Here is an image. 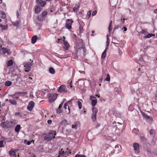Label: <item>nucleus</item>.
<instances>
[{"mask_svg": "<svg viewBox=\"0 0 157 157\" xmlns=\"http://www.w3.org/2000/svg\"><path fill=\"white\" fill-rule=\"evenodd\" d=\"M16 124V120H12L10 121H6L4 123L2 122L1 125L4 128H8L14 126Z\"/></svg>", "mask_w": 157, "mask_h": 157, "instance_id": "nucleus-1", "label": "nucleus"}, {"mask_svg": "<svg viewBox=\"0 0 157 157\" xmlns=\"http://www.w3.org/2000/svg\"><path fill=\"white\" fill-rule=\"evenodd\" d=\"M56 135L55 131H51L48 135L44 137V140L47 141H50L55 138Z\"/></svg>", "mask_w": 157, "mask_h": 157, "instance_id": "nucleus-2", "label": "nucleus"}, {"mask_svg": "<svg viewBox=\"0 0 157 157\" xmlns=\"http://www.w3.org/2000/svg\"><path fill=\"white\" fill-rule=\"evenodd\" d=\"M93 113L91 116L92 119L93 121L96 120V114L98 112V110L95 108L93 107L92 108Z\"/></svg>", "mask_w": 157, "mask_h": 157, "instance_id": "nucleus-3", "label": "nucleus"}, {"mask_svg": "<svg viewBox=\"0 0 157 157\" xmlns=\"http://www.w3.org/2000/svg\"><path fill=\"white\" fill-rule=\"evenodd\" d=\"M57 94H50L48 97L49 102L52 103L57 97Z\"/></svg>", "mask_w": 157, "mask_h": 157, "instance_id": "nucleus-4", "label": "nucleus"}, {"mask_svg": "<svg viewBox=\"0 0 157 157\" xmlns=\"http://www.w3.org/2000/svg\"><path fill=\"white\" fill-rule=\"evenodd\" d=\"M0 53L1 54H4L6 53L7 55H10L11 52L9 49L6 48H2L0 49Z\"/></svg>", "mask_w": 157, "mask_h": 157, "instance_id": "nucleus-5", "label": "nucleus"}, {"mask_svg": "<svg viewBox=\"0 0 157 157\" xmlns=\"http://www.w3.org/2000/svg\"><path fill=\"white\" fill-rule=\"evenodd\" d=\"M73 22V21L72 19H68L66 24V28L68 29H71L72 25Z\"/></svg>", "mask_w": 157, "mask_h": 157, "instance_id": "nucleus-6", "label": "nucleus"}, {"mask_svg": "<svg viewBox=\"0 0 157 157\" xmlns=\"http://www.w3.org/2000/svg\"><path fill=\"white\" fill-rule=\"evenodd\" d=\"M24 69L26 72L29 71L31 69L32 64L30 63H24Z\"/></svg>", "mask_w": 157, "mask_h": 157, "instance_id": "nucleus-7", "label": "nucleus"}, {"mask_svg": "<svg viewBox=\"0 0 157 157\" xmlns=\"http://www.w3.org/2000/svg\"><path fill=\"white\" fill-rule=\"evenodd\" d=\"M147 154L150 157H153L155 155H157V152L156 150L153 151L151 150H148Z\"/></svg>", "mask_w": 157, "mask_h": 157, "instance_id": "nucleus-8", "label": "nucleus"}, {"mask_svg": "<svg viewBox=\"0 0 157 157\" xmlns=\"http://www.w3.org/2000/svg\"><path fill=\"white\" fill-rule=\"evenodd\" d=\"M58 92L61 93H65L67 92V90L65 85H61L58 89Z\"/></svg>", "mask_w": 157, "mask_h": 157, "instance_id": "nucleus-9", "label": "nucleus"}, {"mask_svg": "<svg viewBox=\"0 0 157 157\" xmlns=\"http://www.w3.org/2000/svg\"><path fill=\"white\" fill-rule=\"evenodd\" d=\"M34 103L33 101H31L28 104L27 107V109L29 111H31L34 107Z\"/></svg>", "mask_w": 157, "mask_h": 157, "instance_id": "nucleus-10", "label": "nucleus"}, {"mask_svg": "<svg viewBox=\"0 0 157 157\" xmlns=\"http://www.w3.org/2000/svg\"><path fill=\"white\" fill-rule=\"evenodd\" d=\"M147 58V56L145 55L141 56L139 60L142 63V64L145 63V61Z\"/></svg>", "mask_w": 157, "mask_h": 157, "instance_id": "nucleus-11", "label": "nucleus"}, {"mask_svg": "<svg viewBox=\"0 0 157 157\" xmlns=\"http://www.w3.org/2000/svg\"><path fill=\"white\" fill-rule=\"evenodd\" d=\"M134 150L136 152H138L139 149V145L137 143H135L133 144Z\"/></svg>", "mask_w": 157, "mask_h": 157, "instance_id": "nucleus-12", "label": "nucleus"}, {"mask_svg": "<svg viewBox=\"0 0 157 157\" xmlns=\"http://www.w3.org/2000/svg\"><path fill=\"white\" fill-rule=\"evenodd\" d=\"M36 2L37 3L40 4L42 7L44 6L46 4V2L42 0H36Z\"/></svg>", "mask_w": 157, "mask_h": 157, "instance_id": "nucleus-13", "label": "nucleus"}, {"mask_svg": "<svg viewBox=\"0 0 157 157\" xmlns=\"http://www.w3.org/2000/svg\"><path fill=\"white\" fill-rule=\"evenodd\" d=\"M84 47V44L82 42L79 43L78 44V45L76 46V48L78 49H81L83 48Z\"/></svg>", "mask_w": 157, "mask_h": 157, "instance_id": "nucleus-14", "label": "nucleus"}, {"mask_svg": "<svg viewBox=\"0 0 157 157\" xmlns=\"http://www.w3.org/2000/svg\"><path fill=\"white\" fill-rule=\"evenodd\" d=\"M63 44L64 45V48L66 50H67V49H68L69 47V44L68 43V42L67 41H65V40H63Z\"/></svg>", "mask_w": 157, "mask_h": 157, "instance_id": "nucleus-15", "label": "nucleus"}, {"mask_svg": "<svg viewBox=\"0 0 157 157\" xmlns=\"http://www.w3.org/2000/svg\"><path fill=\"white\" fill-rule=\"evenodd\" d=\"M37 19L39 21H44L45 20V18L42 16L41 14L37 17Z\"/></svg>", "mask_w": 157, "mask_h": 157, "instance_id": "nucleus-16", "label": "nucleus"}, {"mask_svg": "<svg viewBox=\"0 0 157 157\" xmlns=\"http://www.w3.org/2000/svg\"><path fill=\"white\" fill-rule=\"evenodd\" d=\"M80 26L79 27V33H82L83 32V26L84 25V24L83 23H81V22L79 23Z\"/></svg>", "mask_w": 157, "mask_h": 157, "instance_id": "nucleus-17", "label": "nucleus"}, {"mask_svg": "<svg viewBox=\"0 0 157 157\" xmlns=\"http://www.w3.org/2000/svg\"><path fill=\"white\" fill-rule=\"evenodd\" d=\"M40 8L38 6H36L35 9V12L36 14H38L40 13Z\"/></svg>", "mask_w": 157, "mask_h": 157, "instance_id": "nucleus-18", "label": "nucleus"}, {"mask_svg": "<svg viewBox=\"0 0 157 157\" xmlns=\"http://www.w3.org/2000/svg\"><path fill=\"white\" fill-rule=\"evenodd\" d=\"M80 4L79 3L75 4V6L73 9V10L75 12H77L79 10Z\"/></svg>", "mask_w": 157, "mask_h": 157, "instance_id": "nucleus-19", "label": "nucleus"}, {"mask_svg": "<svg viewBox=\"0 0 157 157\" xmlns=\"http://www.w3.org/2000/svg\"><path fill=\"white\" fill-rule=\"evenodd\" d=\"M79 123V122H76L74 123V124L72 125V128L75 130L77 129L78 128L77 125Z\"/></svg>", "mask_w": 157, "mask_h": 157, "instance_id": "nucleus-20", "label": "nucleus"}, {"mask_svg": "<svg viewBox=\"0 0 157 157\" xmlns=\"http://www.w3.org/2000/svg\"><path fill=\"white\" fill-rule=\"evenodd\" d=\"M37 40V37L36 36H33L32 38V43L34 44L36 42Z\"/></svg>", "mask_w": 157, "mask_h": 157, "instance_id": "nucleus-21", "label": "nucleus"}, {"mask_svg": "<svg viewBox=\"0 0 157 157\" xmlns=\"http://www.w3.org/2000/svg\"><path fill=\"white\" fill-rule=\"evenodd\" d=\"M70 101H68V102H66L65 103L64 105V108L65 109H67V108H68V110L69 111V113L70 112V108H69L68 105V103H70Z\"/></svg>", "mask_w": 157, "mask_h": 157, "instance_id": "nucleus-22", "label": "nucleus"}, {"mask_svg": "<svg viewBox=\"0 0 157 157\" xmlns=\"http://www.w3.org/2000/svg\"><path fill=\"white\" fill-rule=\"evenodd\" d=\"M20 129H21L20 125L19 124H18L15 127V131L17 132H18L20 130Z\"/></svg>", "mask_w": 157, "mask_h": 157, "instance_id": "nucleus-23", "label": "nucleus"}, {"mask_svg": "<svg viewBox=\"0 0 157 157\" xmlns=\"http://www.w3.org/2000/svg\"><path fill=\"white\" fill-rule=\"evenodd\" d=\"M148 80H149L150 82L153 81L154 79V77L153 75H151L147 77Z\"/></svg>", "mask_w": 157, "mask_h": 157, "instance_id": "nucleus-24", "label": "nucleus"}, {"mask_svg": "<svg viewBox=\"0 0 157 157\" xmlns=\"http://www.w3.org/2000/svg\"><path fill=\"white\" fill-rule=\"evenodd\" d=\"M9 154L11 156H14L15 155V150L14 151H9Z\"/></svg>", "mask_w": 157, "mask_h": 157, "instance_id": "nucleus-25", "label": "nucleus"}, {"mask_svg": "<svg viewBox=\"0 0 157 157\" xmlns=\"http://www.w3.org/2000/svg\"><path fill=\"white\" fill-rule=\"evenodd\" d=\"M149 133L150 135L152 136H154L155 132V131H154L153 129H151L149 131Z\"/></svg>", "mask_w": 157, "mask_h": 157, "instance_id": "nucleus-26", "label": "nucleus"}, {"mask_svg": "<svg viewBox=\"0 0 157 157\" xmlns=\"http://www.w3.org/2000/svg\"><path fill=\"white\" fill-rule=\"evenodd\" d=\"M60 125H67V121L66 120H63L60 123Z\"/></svg>", "mask_w": 157, "mask_h": 157, "instance_id": "nucleus-27", "label": "nucleus"}, {"mask_svg": "<svg viewBox=\"0 0 157 157\" xmlns=\"http://www.w3.org/2000/svg\"><path fill=\"white\" fill-rule=\"evenodd\" d=\"M115 150L116 151H117V149L119 148V151H118L117 153H119L121 151L120 149H121V147L120 145H116L115 147Z\"/></svg>", "mask_w": 157, "mask_h": 157, "instance_id": "nucleus-28", "label": "nucleus"}, {"mask_svg": "<svg viewBox=\"0 0 157 157\" xmlns=\"http://www.w3.org/2000/svg\"><path fill=\"white\" fill-rule=\"evenodd\" d=\"M49 72L52 74H54L55 73V71L54 68L52 67H50L49 69Z\"/></svg>", "mask_w": 157, "mask_h": 157, "instance_id": "nucleus-29", "label": "nucleus"}, {"mask_svg": "<svg viewBox=\"0 0 157 157\" xmlns=\"http://www.w3.org/2000/svg\"><path fill=\"white\" fill-rule=\"evenodd\" d=\"M91 14V12L90 11H89L87 12V14L86 15V17L87 19H89L90 17Z\"/></svg>", "mask_w": 157, "mask_h": 157, "instance_id": "nucleus-30", "label": "nucleus"}, {"mask_svg": "<svg viewBox=\"0 0 157 157\" xmlns=\"http://www.w3.org/2000/svg\"><path fill=\"white\" fill-rule=\"evenodd\" d=\"M12 23L13 25L17 26H18L19 24L20 23V21H17L15 22H12Z\"/></svg>", "mask_w": 157, "mask_h": 157, "instance_id": "nucleus-31", "label": "nucleus"}, {"mask_svg": "<svg viewBox=\"0 0 157 157\" xmlns=\"http://www.w3.org/2000/svg\"><path fill=\"white\" fill-rule=\"evenodd\" d=\"M9 101L12 105H16L17 103L16 101L14 100H9Z\"/></svg>", "mask_w": 157, "mask_h": 157, "instance_id": "nucleus-32", "label": "nucleus"}, {"mask_svg": "<svg viewBox=\"0 0 157 157\" xmlns=\"http://www.w3.org/2000/svg\"><path fill=\"white\" fill-rule=\"evenodd\" d=\"M47 13L48 12L47 11H44L42 12L41 14L42 16H43L45 18V17H46L47 15Z\"/></svg>", "mask_w": 157, "mask_h": 157, "instance_id": "nucleus-33", "label": "nucleus"}, {"mask_svg": "<svg viewBox=\"0 0 157 157\" xmlns=\"http://www.w3.org/2000/svg\"><path fill=\"white\" fill-rule=\"evenodd\" d=\"M32 142H33V143L34 142V141L33 140H32V141H27V140H24V143L25 144H27L28 145H30V144H31V143Z\"/></svg>", "mask_w": 157, "mask_h": 157, "instance_id": "nucleus-34", "label": "nucleus"}, {"mask_svg": "<svg viewBox=\"0 0 157 157\" xmlns=\"http://www.w3.org/2000/svg\"><path fill=\"white\" fill-rule=\"evenodd\" d=\"M12 84L11 82L10 81H7L5 82V85L6 86H10Z\"/></svg>", "mask_w": 157, "mask_h": 157, "instance_id": "nucleus-35", "label": "nucleus"}, {"mask_svg": "<svg viewBox=\"0 0 157 157\" xmlns=\"http://www.w3.org/2000/svg\"><path fill=\"white\" fill-rule=\"evenodd\" d=\"M97 101L96 99H94L91 101L92 105L93 106H95L97 104Z\"/></svg>", "mask_w": 157, "mask_h": 157, "instance_id": "nucleus-36", "label": "nucleus"}, {"mask_svg": "<svg viewBox=\"0 0 157 157\" xmlns=\"http://www.w3.org/2000/svg\"><path fill=\"white\" fill-rule=\"evenodd\" d=\"M13 64V61L12 60H10L8 62L7 65L8 66H12Z\"/></svg>", "mask_w": 157, "mask_h": 157, "instance_id": "nucleus-37", "label": "nucleus"}, {"mask_svg": "<svg viewBox=\"0 0 157 157\" xmlns=\"http://www.w3.org/2000/svg\"><path fill=\"white\" fill-rule=\"evenodd\" d=\"M154 35L152 34L149 33L148 34L147 36H145L144 37V38H149L151 37H152V36H154Z\"/></svg>", "mask_w": 157, "mask_h": 157, "instance_id": "nucleus-38", "label": "nucleus"}, {"mask_svg": "<svg viewBox=\"0 0 157 157\" xmlns=\"http://www.w3.org/2000/svg\"><path fill=\"white\" fill-rule=\"evenodd\" d=\"M0 15H2V16H0V17L2 18L3 19H4L5 18L6 15L4 12H2L1 13H0Z\"/></svg>", "mask_w": 157, "mask_h": 157, "instance_id": "nucleus-39", "label": "nucleus"}, {"mask_svg": "<svg viewBox=\"0 0 157 157\" xmlns=\"http://www.w3.org/2000/svg\"><path fill=\"white\" fill-rule=\"evenodd\" d=\"M107 41H106V46H107V47H108V46L109 44V35H107Z\"/></svg>", "mask_w": 157, "mask_h": 157, "instance_id": "nucleus-40", "label": "nucleus"}, {"mask_svg": "<svg viewBox=\"0 0 157 157\" xmlns=\"http://www.w3.org/2000/svg\"><path fill=\"white\" fill-rule=\"evenodd\" d=\"M110 80V77L109 74H107V77L104 80L105 81H109Z\"/></svg>", "mask_w": 157, "mask_h": 157, "instance_id": "nucleus-41", "label": "nucleus"}, {"mask_svg": "<svg viewBox=\"0 0 157 157\" xmlns=\"http://www.w3.org/2000/svg\"><path fill=\"white\" fill-rule=\"evenodd\" d=\"M112 21H111L110 22L109 25V32H110V30L112 29Z\"/></svg>", "mask_w": 157, "mask_h": 157, "instance_id": "nucleus-42", "label": "nucleus"}, {"mask_svg": "<svg viewBox=\"0 0 157 157\" xmlns=\"http://www.w3.org/2000/svg\"><path fill=\"white\" fill-rule=\"evenodd\" d=\"M78 104L80 109H81L82 107V105L81 103L79 101H77Z\"/></svg>", "mask_w": 157, "mask_h": 157, "instance_id": "nucleus-43", "label": "nucleus"}, {"mask_svg": "<svg viewBox=\"0 0 157 157\" xmlns=\"http://www.w3.org/2000/svg\"><path fill=\"white\" fill-rule=\"evenodd\" d=\"M64 153H65L64 151H63L62 149H61L59 151V155L61 156H62L63 155Z\"/></svg>", "mask_w": 157, "mask_h": 157, "instance_id": "nucleus-44", "label": "nucleus"}, {"mask_svg": "<svg viewBox=\"0 0 157 157\" xmlns=\"http://www.w3.org/2000/svg\"><path fill=\"white\" fill-rule=\"evenodd\" d=\"M86 156L83 155L77 154L75 155V157H86Z\"/></svg>", "mask_w": 157, "mask_h": 157, "instance_id": "nucleus-45", "label": "nucleus"}, {"mask_svg": "<svg viewBox=\"0 0 157 157\" xmlns=\"http://www.w3.org/2000/svg\"><path fill=\"white\" fill-rule=\"evenodd\" d=\"M56 112L57 113H60L62 112V110L60 108H58L57 109Z\"/></svg>", "mask_w": 157, "mask_h": 157, "instance_id": "nucleus-46", "label": "nucleus"}, {"mask_svg": "<svg viewBox=\"0 0 157 157\" xmlns=\"http://www.w3.org/2000/svg\"><path fill=\"white\" fill-rule=\"evenodd\" d=\"M8 28V26L7 25H5L4 26H2V30H6Z\"/></svg>", "mask_w": 157, "mask_h": 157, "instance_id": "nucleus-47", "label": "nucleus"}, {"mask_svg": "<svg viewBox=\"0 0 157 157\" xmlns=\"http://www.w3.org/2000/svg\"><path fill=\"white\" fill-rule=\"evenodd\" d=\"M11 97L13 98L17 99L19 97L18 96H15V95H12L11 96Z\"/></svg>", "mask_w": 157, "mask_h": 157, "instance_id": "nucleus-48", "label": "nucleus"}, {"mask_svg": "<svg viewBox=\"0 0 157 157\" xmlns=\"http://www.w3.org/2000/svg\"><path fill=\"white\" fill-rule=\"evenodd\" d=\"M3 140H1L0 141V147L3 146Z\"/></svg>", "mask_w": 157, "mask_h": 157, "instance_id": "nucleus-49", "label": "nucleus"}, {"mask_svg": "<svg viewBox=\"0 0 157 157\" xmlns=\"http://www.w3.org/2000/svg\"><path fill=\"white\" fill-rule=\"evenodd\" d=\"M106 53H104V52H102V55H101V58L104 59L105 57Z\"/></svg>", "mask_w": 157, "mask_h": 157, "instance_id": "nucleus-50", "label": "nucleus"}, {"mask_svg": "<svg viewBox=\"0 0 157 157\" xmlns=\"http://www.w3.org/2000/svg\"><path fill=\"white\" fill-rule=\"evenodd\" d=\"M90 99L92 101V100H94V99H96V98L94 96H91L90 97Z\"/></svg>", "mask_w": 157, "mask_h": 157, "instance_id": "nucleus-51", "label": "nucleus"}, {"mask_svg": "<svg viewBox=\"0 0 157 157\" xmlns=\"http://www.w3.org/2000/svg\"><path fill=\"white\" fill-rule=\"evenodd\" d=\"M70 153H71V152H70V151L68 150V148L67 149V151H66L65 152V153H64V154H66L67 155L68 154H70Z\"/></svg>", "mask_w": 157, "mask_h": 157, "instance_id": "nucleus-52", "label": "nucleus"}, {"mask_svg": "<svg viewBox=\"0 0 157 157\" xmlns=\"http://www.w3.org/2000/svg\"><path fill=\"white\" fill-rule=\"evenodd\" d=\"M97 13V10H95L92 13V15L93 16L95 15Z\"/></svg>", "mask_w": 157, "mask_h": 157, "instance_id": "nucleus-53", "label": "nucleus"}, {"mask_svg": "<svg viewBox=\"0 0 157 157\" xmlns=\"http://www.w3.org/2000/svg\"><path fill=\"white\" fill-rule=\"evenodd\" d=\"M47 122L49 124H51L52 123V121L51 120H48Z\"/></svg>", "mask_w": 157, "mask_h": 157, "instance_id": "nucleus-54", "label": "nucleus"}, {"mask_svg": "<svg viewBox=\"0 0 157 157\" xmlns=\"http://www.w3.org/2000/svg\"><path fill=\"white\" fill-rule=\"evenodd\" d=\"M119 54L120 56L122 54V52L120 49H119Z\"/></svg>", "mask_w": 157, "mask_h": 157, "instance_id": "nucleus-55", "label": "nucleus"}, {"mask_svg": "<svg viewBox=\"0 0 157 157\" xmlns=\"http://www.w3.org/2000/svg\"><path fill=\"white\" fill-rule=\"evenodd\" d=\"M118 27H119L118 25H116L114 28V30H116V29H117L118 28Z\"/></svg>", "mask_w": 157, "mask_h": 157, "instance_id": "nucleus-56", "label": "nucleus"}, {"mask_svg": "<svg viewBox=\"0 0 157 157\" xmlns=\"http://www.w3.org/2000/svg\"><path fill=\"white\" fill-rule=\"evenodd\" d=\"M141 33L143 34H145L146 33V31L144 30V29H142V30Z\"/></svg>", "mask_w": 157, "mask_h": 157, "instance_id": "nucleus-57", "label": "nucleus"}, {"mask_svg": "<svg viewBox=\"0 0 157 157\" xmlns=\"http://www.w3.org/2000/svg\"><path fill=\"white\" fill-rule=\"evenodd\" d=\"M63 103L60 104L59 105L58 108L61 109V108L63 106Z\"/></svg>", "mask_w": 157, "mask_h": 157, "instance_id": "nucleus-58", "label": "nucleus"}, {"mask_svg": "<svg viewBox=\"0 0 157 157\" xmlns=\"http://www.w3.org/2000/svg\"><path fill=\"white\" fill-rule=\"evenodd\" d=\"M69 86H70V88H72V81H71L70 82Z\"/></svg>", "mask_w": 157, "mask_h": 157, "instance_id": "nucleus-59", "label": "nucleus"}, {"mask_svg": "<svg viewBox=\"0 0 157 157\" xmlns=\"http://www.w3.org/2000/svg\"><path fill=\"white\" fill-rule=\"evenodd\" d=\"M108 47H107V46H106V47L105 48V49L104 50V51H103V52H104V53H106V50L108 49Z\"/></svg>", "mask_w": 157, "mask_h": 157, "instance_id": "nucleus-60", "label": "nucleus"}, {"mask_svg": "<svg viewBox=\"0 0 157 157\" xmlns=\"http://www.w3.org/2000/svg\"><path fill=\"white\" fill-rule=\"evenodd\" d=\"M102 78H100V79H99V82L100 83H101L102 82Z\"/></svg>", "mask_w": 157, "mask_h": 157, "instance_id": "nucleus-61", "label": "nucleus"}, {"mask_svg": "<svg viewBox=\"0 0 157 157\" xmlns=\"http://www.w3.org/2000/svg\"><path fill=\"white\" fill-rule=\"evenodd\" d=\"M121 21H122V24H123L124 23V21H125V19L124 18H123V19L121 18Z\"/></svg>", "mask_w": 157, "mask_h": 157, "instance_id": "nucleus-62", "label": "nucleus"}, {"mask_svg": "<svg viewBox=\"0 0 157 157\" xmlns=\"http://www.w3.org/2000/svg\"><path fill=\"white\" fill-rule=\"evenodd\" d=\"M122 29H124V32L126 31L127 30V28H125V27H124L122 28Z\"/></svg>", "mask_w": 157, "mask_h": 157, "instance_id": "nucleus-63", "label": "nucleus"}, {"mask_svg": "<svg viewBox=\"0 0 157 157\" xmlns=\"http://www.w3.org/2000/svg\"><path fill=\"white\" fill-rule=\"evenodd\" d=\"M154 12L155 13H157V9H156L154 10Z\"/></svg>", "mask_w": 157, "mask_h": 157, "instance_id": "nucleus-64", "label": "nucleus"}]
</instances>
